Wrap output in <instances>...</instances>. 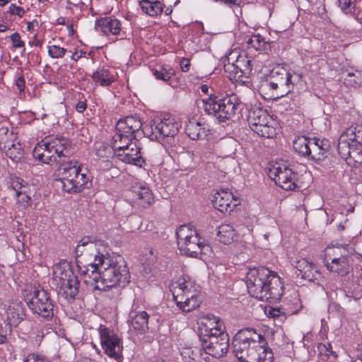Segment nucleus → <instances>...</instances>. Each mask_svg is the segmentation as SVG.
<instances>
[{
  "label": "nucleus",
  "instance_id": "obj_1",
  "mask_svg": "<svg viewBox=\"0 0 362 362\" xmlns=\"http://www.w3.org/2000/svg\"><path fill=\"white\" fill-rule=\"evenodd\" d=\"M98 254L92 262V286L94 290L105 291L115 286H125L130 279L126 262L121 257L110 260L104 254H107V245L103 240H95Z\"/></svg>",
  "mask_w": 362,
  "mask_h": 362
},
{
  "label": "nucleus",
  "instance_id": "obj_2",
  "mask_svg": "<svg viewBox=\"0 0 362 362\" xmlns=\"http://www.w3.org/2000/svg\"><path fill=\"white\" fill-rule=\"evenodd\" d=\"M246 284L249 293L262 301L276 302L284 293V285L279 276L264 267L249 269Z\"/></svg>",
  "mask_w": 362,
  "mask_h": 362
},
{
  "label": "nucleus",
  "instance_id": "obj_3",
  "mask_svg": "<svg viewBox=\"0 0 362 362\" xmlns=\"http://www.w3.org/2000/svg\"><path fill=\"white\" fill-rule=\"evenodd\" d=\"M170 291L177 307L183 312L197 308L202 302L199 286L187 276H180L173 281Z\"/></svg>",
  "mask_w": 362,
  "mask_h": 362
},
{
  "label": "nucleus",
  "instance_id": "obj_4",
  "mask_svg": "<svg viewBox=\"0 0 362 362\" xmlns=\"http://www.w3.org/2000/svg\"><path fill=\"white\" fill-rule=\"evenodd\" d=\"M52 284L60 297L66 300H73L78 292V281L71 267L57 264L53 267Z\"/></svg>",
  "mask_w": 362,
  "mask_h": 362
},
{
  "label": "nucleus",
  "instance_id": "obj_5",
  "mask_svg": "<svg viewBox=\"0 0 362 362\" xmlns=\"http://www.w3.org/2000/svg\"><path fill=\"white\" fill-rule=\"evenodd\" d=\"M202 101L205 112L216 117L219 122L232 119L240 106V100L235 94L228 95L222 98L210 95Z\"/></svg>",
  "mask_w": 362,
  "mask_h": 362
},
{
  "label": "nucleus",
  "instance_id": "obj_6",
  "mask_svg": "<svg viewBox=\"0 0 362 362\" xmlns=\"http://www.w3.org/2000/svg\"><path fill=\"white\" fill-rule=\"evenodd\" d=\"M57 175L62 189L69 193L81 192L88 181L77 161L62 163L57 169Z\"/></svg>",
  "mask_w": 362,
  "mask_h": 362
},
{
  "label": "nucleus",
  "instance_id": "obj_7",
  "mask_svg": "<svg viewBox=\"0 0 362 362\" xmlns=\"http://www.w3.org/2000/svg\"><path fill=\"white\" fill-rule=\"evenodd\" d=\"M177 246L180 252L189 257H197L205 253L209 248L201 240V238L194 226L191 224L180 226L176 231Z\"/></svg>",
  "mask_w": 362,
  "mask_h": 362
},
{
  "label": "nucleus",
  "instance_id": "obj_8",
  "mask_svg": "<svg viewBox=\"0 0 362 362\" xmlns=\"http://www.w3.org/2000/svg\"><path fill=\"white\" fill-rule=\"evenodd\" d=\"M252 68V60L241 53L239 49L231 50L226 56L224 71L227 77L232 81H242L243 78L248 77Z\"/></svg>",
  "mask_w": 362,
  "mask_h": 362
},
{
  "label": "nucleus",
  "instance_id": "obj_9",
  "mask_svg": "<svg viewBox=\"0 0 362 362\" xmlns=\"http://www.w3.org/2000/svg\"><path fill=\"white\" fill-rule=\"evenodd\" d=\"M114 148H116L115 157L119 160L141 168L145 164V160L141 153L140 144L137 139L124 140L117 136H113Z\"/></svg>",
  "mask_w": 362,
  "mask_h": 362
},
{
  "label": "nucleus",
  "instance_id": "obj_10",
  "mask_svg": "<svg viewBox=\"0 0 362 362\" xmlns=\"http://www.w3.org/2000/svg\"><path fill=\"white\" fill-rule=\"evenodd\" d=\"M247 122L250 129L261 137L273 138L276 134L277 123L265 110L252 107L249 110Z\"/></svg>",
  "mask_w": 362,
  "mask_h": 362
},
{
  "label": "nucleus",
  "instance_id": "obj_11",
  "mask_svg": "<svg viewBox=\"0 0 362 362\" xmlns=\"http://www.w3.org/2000/svg\"><path fill=\"white\" fill-rule=\"evenodd\" d=\"M180 124L171 117L155 118L142 129V132L152 141H160L165 137L175 136Z\"/></svg>",
  "mask_w": 362,
  "mask_h": 362
},
{
  "label": "nucleus",
  "instance_id": "obj_12",
  "mask_svg": "<svg viewBox=\"0 0 362 362\" xmlns=\"http://www.w3.org/2000/svg\"><path fill=\"white\" fill-rule=\"evenodd\" d=\"M292 75L283 67L273 69L262 88L272 91V97L279 98L286 95L291 91Z\"/></svg>",
  "mask_w": 362,
  "mask_h": 362
},
{
  "label": "nucleus",
  "instance_id": "obj_13",
  "mask_svg": "<svg viewBox=\"0 0 362 362\" xmlns=\"http://www.w3.org/2000/svg\"><path fill=\"white\" fill-rule=\"evenodd\" d=\"M30 296V298L27 297V304L34 313L45 319L54 316V305L47 291L40 287L35 288Z\"/></svg>",
  "mask_w": 362,
  "mask_h": 362
},
{
  "label": "nucleus",
  "instance_id": "obj_14",
  "mask_svg": "<svg viewBox=\"0 0 362 362\" xmlns=\"http://www.w3.org/2000/svg\"><path fill=\"white\" fill-rule=\"evenodd\" d=\"M263 336L256 332L254 329L246 328L238 331L233 337L232 348L234 356L238 361L240 356H244L251 349V346L256 344L257 339H262Z\"/></svg>",
  "mask_w": 362,
  "mask_h": 362
},
{
  "label": "nucleus",
  "instance_id": "obj_15",
  "mask_svg": "<svg viewBox=\"0 0 362 362\" xmlns=\"http://www.w3.org/2000/svg\"><path fill=\"white\" fill-rule=\"evenodd\" d=\"M268 175L275 183L285 190H296L298 174L286 164H276L269 169Z\"/></svg>",
  "mask_w": 362,
  "mask_h": 362
},
{
  "label": "nucleus",
  "instance_id": "obj_16",
  "mask_svg": "<svg viewBox=\"0 0 362 362\" xmlns=\"http://www.w3.org/2000/svg\"><path fill=\"white\" fill-rule=\"evenodd\" d=\"M200 338L203 349L206 354L213 357H222L228 350L229 337L226 332L209 337H200Z\"/></svg>",
  "mask_w": 362,
  "mask_h": 362
},
{
  "label": "nucleus",
  "instance_id": "obj_17",
  "mask_svg": "<svg viewBox=\"0 0 362 362\" xmlns=\"http://www.w3.org/2000/svg\"><path fill=\"white\" fill-rule=\"evenodd\" d=\"M98 329L105 353L116 360L120 358L123 347L118 336L109 328L102 325H99Z\"/></svg>",
  "mask_w": 362,
  "mask_h": 362
},
{
  "label": "nucleus",
  "instance_id": "obj_18",
  "mask_svg": "<svg viewBox=\"0 0 362 362\" xmlns=\"http://www.w3.org/2000/svg\"><path fill=\"white\" fill-rule=\"evenodd\" d=\"M362 141V126L353 124L340 135L338 143L339 155L348 156L350 147L358 145Z\"/></svg>",
  "mask_w": 362,
  "mask_h": 362
},
{
  "label": "nucleus",
  "instance_id": "obj_19",
  "mask_svg": "<svg viewBox=\"0 0 362 362\" xmlns=\"http://www.w3.org/2000/svg\"><path fill=\"white\" fill-rule=\"evenodd\" d=\"M142 123L139 117L127 116L120 119L116 124V132L114 136H117L121 140L124 137L127 139H136V134L141 130Z\"/></svg>",
  "mask_w": 362,
  "mask_h": 362
},
{
  "label": "nucleus",
  "instance_id": "obj_20",
  "mask_svg": "<svg viewBox=\"0 0 362 362\" xmlns=\"http://www.w3.org/2000/svg\"><path fill=\"white\" fill-rule=\"evenodd\" d=\"M8 188L15 192L18 208L25 209L31 204V197L28 195L29 187L22 178L15 175H11L8 182Z\"/></svg>",
  "mask_w": 362,
  "mask_h": 362
},
{
  "label": "nucleus",
  "instance_id": "obj_21",
  "mask_svg": "<svg viewBox=\"0 0 362 362\" xmlns=\"http://www.w3.org/2000/svg\"><path fill=\"white\" fill-rule=\"evenodd\" d=\"M264 338L257 339L256 344L251 346V349L246 355L240 356L239 362H272L273 353L264 346Z\"/></svg>",
  "mask_w": 362,
  "mask_h": 362
},
{
  "label": "nucleus",
  "instance_id": "obj_22",
  "mask_svg": "<svg viewBox=\"0 0 362 362\" xmlns=\"http://www.w3.org/2000/svg\"><path fill=\"white\" fill-rule=\"evenodd\" d=\"M295 267L297 269V276L303 279L314 282L321 278L322 274L317 264L308 258L296 260Z\"/></svg>",
  "mask_w": 362,
  "mask_h": 362
},
{
  "label": "nucleus",
  "instance_id": "obj_23",
  "mask_svg": "<svg viewBox=\"0 0 362 362\" xmlns=\"http://www.w3.org/2000/svg\"><path fill=\"white\" fill-rule=\"evenodd\" d=\"M225 327L218 317L208 314L201 318L199 331L201 336L209 337L226 333Z\"/></svg>",
  "mask_w": 362,
  "mask_h": 362
},
{
  "label": "nucleus",
  "instance_id": "obj_24",
  "mask_svg": "<svg viewBox=\"0 0 362 362\" xmlns=\"http://www.w3.org/2000/svg\"><path fill=\"white\" fill-rule=\"evenodd\" d=\"M48 140L47 138L39 142L33 151V156L39 161L46 163L52 164L53 163H60L61 160H58L56 153H54V150L49 148Z\"/></svg>",
  "mask_w": 362,
  "mask_h": 362
},
{
  "label": "nucleus",
  "instance_id": "obj_25",
  "mask_svg": "<svg viewBox=\"0 0 362 362\" xmlns=\"http://www.w3.org/2000/svg\"><path fill=\"white\" fill-rule=\"evenodd\" d=\"M212 202L214 208L222 213L233 211L238 204L232 193L225 190L217 192Z\"/></svg>",
  "mask_w": 362,
  "mask_h": 362
},
{
  "label": "nucleus",
  "instance_id": "obj_26",
  "mask_svg": "<svg viewBox=\"0 0 362 362\" xmlns=\"http://www.w3.org/2000/svg\"><path fill=\"white\" fill-rule=\"evenodd\" d=\"M130 197L136 204L146 208L153 201V194L149 188L143 186H134L130 191Z\"/></svg>",
  "mask_w": 362,
  "mask_h": 362
},
{
  "label": "nucleus",
  "instance_id": "obj_27",
  "mask_svg": "<svg viewBox=\"0 0 362 362\" xmlns=\"http://www.w3.org/2000/svg\"><path fill=\"white\" fill-rule=\"evenodd\" d=\"M90 242V238L89 236L83 237L75 249L76 262L79 272L83 275L88 274L90 264L88 263V251L87 250L86 255H84L83 250H81V247H85Z\"/></svg>",
  "mask_w": 362,
  "mask_h": 362
},
{
  "label": "nucleus",
  "instance_id": "obj_28",
  "mask_svg": "<svg viewBox=\"0 0 362 362\" xmlns=\"http://www.w3.org/2000/svg\"><path fill=\"white\" fill-rule=\"evenodd\" d=\"M48 140L49 148L54 150L59 160L62 157H66L70 154L71 146V141L64 136H58L55 138H47Z\"/></svg>",
  "mask_w": 362,
  "mask_h": 362
},
{
  "label": "nucleus",
  "instance_id": "obj_29",
  "mask_svg": "<svg viewBox=\"0 0 362 362\" xmlns=\"http://www.w3.org/2000/svg\"><path fill=\"white\" fill-rule=\"evenodd\" d=\"M185 133L192 140L204 139L207 135L208 129L205 123L194 118L189 119L185 124Z\"/></svg>",
  "mask_w": 362,
  "mask_h": 362
},
{
  "label": "nucleus",
  "instance_id": "obj_30",
  "mask_svg": "<svg viewBox=\"0 0 362 362\" xmlns=\"http://www.w3.org/2000/svg\"><path fill=\"white\" fill-rule=\"evenodd\" d=\"M95 28L105 35H117L121 30L120 22L111 17H104L95 22Z\"/></svg>",
  "mask_w": 362,
  "mask_h": 362
},
{
  "label": "nucleus",
  "instance_id": "obj_31",
  "mask_svg": "<svg viewBox=\"0 0 362 362\" xmlns=\"http://www.w3.org/2000/svg\"><path fill=\"white\" fill-rule=\"evenodd\" d=\"M311 159L315 160H322L325 158V154L329 149V144L327 140H320L316 138H311L310 144Z\"/></svg>",
  "mask_w": 362,
  "mask_h": 362
},
{
  "label": "nucleus",
  "instance_id": "obj_32",
  "mask_svg": "<svg viewBox=\"0 0 362 362\" xmlns=\"http://www.w3.org/2000/svg\"><path fill=\"white\" fill-rule=\"evenodd\" d=\"M6 312L7 320L12 325H17L25 317L24 310L21 302H10Z\"/></svg>",
  "mask_w": 362,
  "mask_h": 362
},
{
  "label": "nucleus",
  "instance_id": "obj_33",
  "mask_svg": "<svg viewBox=\"0 0 362 362\" xmlns=\"http://www.w3.org/2000/svg\"><path fill=\"white\" fill-rule=\"evenodd\" d=\"M131 325L135 330L144 333L148 329L149 315L146 311H132Z\"/></svg>",
  "mask_w": 362,
  "mask_h": 362
},
{
  "label": "nucleus",
  "instance_id": "obj_34",
  "mask_svg": "<svg viewBox=\"0 0 362 362\" xmlns=\"http://www.w3.org/2000/svg\"><path fill=\"white\" fill-rule=\"evenodd\" d=\"M94 166L97 170L104 173L106 179L117 177L120 170L114 166L110 159H95Z\"/></svg>",
  "mask_w": 362,
  "mask_h": 362
},
{
  "label": "nucleus",
  "instance_id": "obj_35",
  "mask_svg": "<svg viewBox=\"0 0 362 362\" xmlns=\"http://www.w3.org/2000/svg\"><path fill=\"white\" fill-rule=\"evenodd\" d=\"M347 257H349L348 251L345 247L341 246H328L324 251V263L327 265L329 262H333Z\"/></svg>",
  "mask_w": 362,
  "mask_h": 362
},
{
  "label": "nucleus",
  "instance_id": "obj_36",
  "mask_svg": "<svg viewBox=\"0 0 362 362\" xmlns=\"http://www.w3.org/2000/svg\"><path fill=\"white\" fill-rule=\"evenodd\" d=\"M325 266L329 271L344 276L349 272L351 269L350 257L339 259L335 262H329V264Z\"/></svg>",
  "mask_w": 362,
  "mask_h": 362
},
{
  "label": "nucleus",
  "instance_id": "obj_37",
  "mask_svg": "<svg viewBox=\"0 0 362 362\" xmlns=\"http://www.w3.org/2000/svg\"><path fill=\"white\" fill-rule=\"evenodd\" d=\"M95 159H110L115 156L116 148H114V141L112 146L105 142L96 141L95 143Z\"/></svg>",
  "mask_w": 362,
  "mask_h": 362
},
{
  "label": "nucleus",
  "instance_id": "obj_38",
  "mask_svg": "<svg viewBox=\"0 0 362 362\" xmlns=\"http://www.w3.org/2000/svg\"><path fill=\"white\" fill-rule=\"evenodd\" d=\"M236 233L233 227L229 224H223L218 228L217 238L223 244H230L234 241Z\"/></svg>",
  "mask_w": 362,
  "mask_h": 362
},
{
  "label": "nucleus",
  "instance_id": "obj_39",
  "mask_svg": "<svg viewBox=\"0 0 362 362\" xmlns=\"http://www.w3.org/2000/svg\"><path fill=\"white\" fill-rule=\"evenodd\" d=\"M92 79L95 83H99L103 86H108L115 81V76L108 69L102 68L92 74Z\"/></svg>",
  "mask_w": 362,
  "mask_h": 362
},
{
  "label": "nucleus",
  "instance_id": "obj_40",
  "mask_svg": "<svg viewBox=\"0 0 362 362\" xmlns=\"http://www.w3.org/2000/svg\"><path fill=\"white\" fill-rule=\"evenodd\" d=\"M141 10L151 16H157L162 13L163 5L160 1L151 2L148 0H141L139 2Z\"/></svg>",
  "mask_w": 362,
  "mask_h": 362
},
{
  "label": "nucleus",
  "instance_id": "obj_41",
  "mask_svg": "<svg viewBox=\"0 0 362 362\" xmlns=\"http://www.w3.org/2000/svg\"><path fill=\"white\" fill-rule=\"evenodd\" d=\"M311 138L298 136L293 141V148L299 155L308 156L310 155V144Z\"/></svg>",
  "mask_w": 362,
  "mask_h": 362
},
{
  "label": "nucleus",
  "instance_id": "obj_42",
  "mask_svg": "<svg viewBox=\"0 0 362 362\" xmlns=\"http://www.w3.org/2000/svg\"><path fill=\"white\" fill-rule=\"evenodd\" d=\"M247 48H254L255 50L265 51L269 47L267 42L259 34L251 35L246 41Z\"/></svg>",
  "mask_w": 362,
  "mask_h": 362
},
{
  "label": "nucleus",
  "instance_id": "obj_43",
  "mask_svg": "<svg viewBox=\"0 0 362 362\" xmlns=\"http://www.w3.org/2000/svg\"><path fill=\"white\" fill-rule=\"evenodd\" d=\"M155 78L168 82L175 75V70L169 66H161L157 69H152Z\"/></svg>",
  "mask_w": 362,
  "mask_h": 362
},
{
  "label": "nucleus",
  "instance_id": "obj_44",
  "mask_svg": "<svg viewBox=\"0 0 362 362\" xmlns=\"http://www.w3.org/2000/svg\"><path fill=\"white\" fill-rule=\"evenodd\" d=\"M350 153L348 156L340 155L341 157L347 160H349L350 162L353 161L356 164H362V144H358V145H356L354 146L350 147L349 149Z\"/></svg>",
  "mask_w": 362,
  "mask_h": 362
},
{
  "label": "nucleus",
  "instance_id": "obj_45",
  "mask_svg": "<svg viewBox=\"0 0 362 362\" xmlns=\"http://www.w3.org/2000/svg\"><path fill=\"white\" fill-rule=\"evenodd\" d=\"M4 151L6 156L14 162H17L23 156V149L20 143L14 144L13 141Z\"/></svg>",
  "mask_w": 362,
  "mask_h": 362
},
{
  "label": "nucleus",
  "instance_id": "obj_46",
  "mask_svg": "<svg viewBox=\"0 0 362 362\" xmlns=\"http://www.w3.org/2000/svg\"><path fill=\"white\" fill-rule=\"evenodd\" d=\"M13 135L7 127H0V148L6 150L8 146L13 142Z\"/></svg>",
  "mask_w": 362,
  "mask_h": 362
},
{
  "label": "nucleus",
  "instance_id": "obj_47",
  "mask_svg": "<svg viewBox=\"0 0 362 362\" xmlns=\"http://www.w3.org/2000/svg\"><path fill=\"white\" fill-rule=\"evenodd\" d=\"M317 352L319 357L323 361L327 360L331 356H333L334 358L337 357V354L333 351L332 345L329 343L319 344L317 346Z\"/></svg>",
  "mask_w": 362,
  "mask_h": 362
},
{
  "label": "nucleus",
  "instance_id": "obj_48",
  "mask_svg": "<svg viewBox=\"0 0 362 362\" xmlns=\"http://www.w3.org/2000/svg\"><path fill=\"white\" fill-rule=\"evenodd\" d=\"M339 6L344 14L354 15L356 6L352 0H338Z\"/></svg>",
  "mask_w": 362,
  "mask_h": 362
},
{
  "label": "nucleus",
  "instance_id": "obj_49",
  "mask_svg": "<svg viewBox=\"0 0 362 362\" xmlns=\"http://www.w3.org/2000/svg\"><path fill=\"white\" fill-rule=\"evenodd\" d=\"M66 52L64 47L53 45L48 47V54L54 59L62 58Z\"/></svg>",
  "mask_w": 362,
  "mask_h": 362
},
{
  "label": "nucleus",
  "instance_id": "obj_50",
  "mask_svg": "<svg viewBox=\"0 0 362 362\" xmlns=\"http://www.w3.org/2000/svg\"><path fill=\"white\" fill-rule=\"evenodd\" d=\"M344 84L348 87L356 88L359 84V78L356 74L349 72L343 78Z\"/></svg>",
  "mask_w": 362,
  "mask_h": 362
},
{
  "label": "nucleus",
  "instance_id": "obj_51",
  "mask_svg": "<svg viewBox=\"0 0 362 362\" xmlns=\"http://www.w3.org/2000/svg\"><path fill=\"white\" fill-rule=\"evenodd\" d=\"M267 313L269 317L274 319L282 320L286 318L285 313L279 308H269Z\"/></svg>",
  "mask_w": 362,
  "mask_h": 362
},
{
  "label": "nucleus",
  "instance_id": "obj_52",
  "mask_svg": "<svg viewBox=\"0 0 362 362\" xmlns=\"http://www.w3.org/2000/svg\"><path fill=\"white\" fill-rule=\"evenodd\" d=\"M13 47L15 48H21L25 46L24 42L21 40L18 33H14L11 35Z\"/></svg>",
  "mask_w": 362,
  "mask_h": 362
},
{
  "label": "nucleus",
  "instance_id": "obj_53",
  "mask_svg": "<svg viewBox=\"0 0 362 362\" xmlns=\"http://www.w3.org/2000/svg\"><path fill=\"white\" fill-rule=\"evenodd\" d=\"M9 13L11 15L18 16L19 18H22L25 14V11L23 8L18 6L14 4H11L9 6Z\"/></svg>",
  "mask_w": 362,
  "mask_h": 362
},
{
  "label": "nucleus",
  "instance_id": "obj_54",
  "mask_svg": "<svg viewBox=\"0 0 362 362\" xmlns=\"http://www.w3.org/2000/svg\"><path fill=\"white\" fill-rule=\"evenodd\" d=\"M293 308H290L288 313L291 315L298 313L302 308L303 305L299 298H295L293 299Z\"/></svg>",
  "mask_w": 362,
  "mask_h": 362
},
{
  "label": "nucleus",
  "instance_id": "obj_55",
  "mask_svg": "<svg viewBox=\"0 0 362 362\" xmlns=\"http://www.w3.org/2000/svg\"><path fill=\"white\" fill-rule=\"evenodd\" d=\"M180 69L182 71L187 72L189 70L191 64L188 59L182 58L180 62Z\"/></svg>",
  "mask_w": 362,
  "mask_h": 362
},
{
  "label": "nucleus",
  "instance_id": "obj_56",
  "mask_svg": "<svg viewBox=\"0 0 362 362\" xmlns=\"http://www.w3.org/2000/svg\"><path fill=\"white\" fill-rule=\"evenodd\" d=\"M24 362H49L35 354H30L27 356Z\"/></svg>",
  "mask_w": 362,
  "mask_h": 362
},
{
  "label": "nucleus",
  "instance_id": "obj_57",
  "mask_svg": "<svg viewBox=\"0 0 362 362\" xmlns=\"http://www.w3.org/2000/svg\"><path fill=\"white\" fill-rule=\"evenodd\" d=\"M16 86L17 88L19 90V91L22 92L24 90L25 81L23 76H21L17 78V79L16 80Z\"/></svg>",
  "mask_w": 362,
  "mask_h": 362
},
{
  "label": "nucleus",
  "instance_id": "obj_58",
  "mask_svg": "<svg viewBox=\"0 0 362 362\" xmlns=\"http://www.w3.org/2000/svg\"><path fill=\"white\" fill-rule=\"evenodd\" d=\"M87 107L86 101H78L76 105V109L78 112H83Z\"/></svg>",
  "mask_w": 362,
  "mask_h": 362
},
{
  "label": "nucleus",
  "instance_id": "obj_59",
  "mask_svg": "<svg viewBox=\"0 0 362 362\" xmlns=\"http://www.w3.org/2000/svg\"><path fill=\"white\" fill-rule=\"evenodd\" d=\"M83 54H86V52H83L82 50L80 51V52H75L72 56H71V59L75 60V61H77L80 58H81L83 57Z\"/></svg>",
  "mask_w": 362,
  "mask_h": 362
},
{
  "label": "nucleus",
  "instance_id": "obj_60",
  "mask_svg": "<svg viewBox=\"0 0 362 362\" xmlns=\"http://www.w3.org/2000/svg\"><path fill=\"white\" fill-rule=\"evenodd\" d=\"M35 24L37 25V21H33L32 22H28L27 23V28L29 31H33V28H34V26H35Z\"/></svg>",
  "mask_w": 362,
  "mask_h": 362
},
{
  "label": "nucleus",
  "instance_id": "obj_61",
  "mask_svg": "<svg viewBox=\"0 0 362 362\" xmlns=\"http://www.w3.org/2000/svg\"><path fill=\"white\" fill-rule=\"evenodd\" d=\"M356 353H357L356 358H361V359H362V344L358 346V347L356 349Z\"/></svg>",
  "mask_w": 362,
  "mask_h": 362
},
{
  "label": "nucleus",
  "instance_id": "obj_62",
  "mask_svg": "<svg viewBox=\"0 0 362 362\" xmlns=\"http://www.w3.org/2000/svg\"><path fill=\"white\" fill-rule=\"evenodd\" d=\"M209 87L206 84L202 85V86H201V90L204 94H206V95L209 94Z\"/></svg>",
  "mask_w": 362,
  "mask_h": 362
},
{
  "label": "nucleus",
  "instance_id": "obj_63",
  "mask_svg": "<svg viewBox=\"0 0 362 362\" xmlns=\"http://www.w3.org/2000/svg\"><path fill=\"white\" fill-rule=\"evenodd\" d=\"M67 30L69 35H73L74 33V26L73 25H69L67 26Z\"/></svg>",
  "mask_w": 362,
  "mask_h": 362
},
{
  "label": "nucleus",
  "instance_id": "obj_64",
  "mask_svg": "<svg viewBox=\"0 0 362 362\" xmlns=\"http://www.w3.org/2000/svg\"><path fill=\"white\" fill-rule=\"evenodd\" d=\"M173 9L172 8L168 7L165 11V14L169 16L172 13Z\"/></svg>",
  "mask_w": 362,
  "mask_h": 362
}]
</instances>
